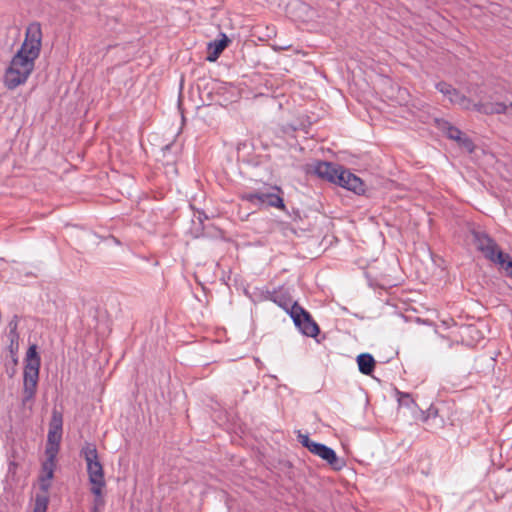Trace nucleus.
<instances>
[{"label": "nucleus", "instance_id": "17", "mask_svg": "<svg viewBox=\"0 0 512 512\" xmlns=\"http://www.w3.org/2000/svg\"><path fill=\"white\" fill-rule=\"evenodd\" d=\"M344 175L348 181L347 190L353 191L354 193H356L358 195L365 192V185H364L363 181L358 176H356L349 170H346V172H344Z\"/></svg>", "mask_w": 512, "mask_h": 512}, {"label": "nucleus", "instance_id": "1", "mask_svg": "<svg viewBox=\"0 0 512 512\" xmlns=\"http://www.w3.org/2000/svg\"><path fill=\"white\" fill-rule=\"evenodd\" d=\"M42 45V29L38 22L30 23L26 28L25 39L12 57L4 74V84L13 90L24 84L35 67Z\"/></svg>", "mask_w": 512, "mask_h": 512}, {"label": "nucleus", "instance_id": "20", "mask_svg": "<svg viewBox=\"0 0 512 512\" xmlns=\"http://www.w3.org/2000/svg\"><path fill=\"white\" fill-rule=\"evenodd\" d=\"M62 427H63L62 413H60L57 410H53L51 420L49 423V431H54V432L62 434Z\"/></svg>", "mask_w": 512, "mask_h": 512}, {"label": "nucleus", "instance_id": "10", "mask_svg": "<svg viewBox=\"0 0 512 512\" xmlns=\"http://www.w3.org/2000/svg\"><path fill=\"white\" fill-rule=\"evenodd\" d=\"M54 451H51V454H46V460L42 464V475L40 477V488L47 492L50 488V481L54 476V471L56 468V459L57 455L53 454Z\"/></svg>", "mask_w": 512, "mask_h": 512}, {"label": "nucleus", "instance_id": "25", "mask_svg": "<svg viewBox=\"0 0 512 512\" xmlns=\"http://www.w3.org/2000/svg\"><path fill=\"white\" fill-rule=\"evenodd\" d=\"M344 172H346V169H344L342 167L340 169V171L338 172L337 176H335V182H333V184H337V185L347 189L348 181H347V178L344 175Z\"/></svg>", "mask_w": 512, "mask_h": 512}, {"label": "nucleus", "instance_id": "28", "mask_svg": "<svg viewBox=\"0 0 512 512\" xmlns=\"http://www.w3.org/2000/svg\"><path fill=\"white\" fill-rule=\"evenodd\" d=\"M506 106L508 107L507 112H508L509 110L512 112V102H511L509 105H507V104H506Z\"/></svg>", "mask_w": 512, "mask_h": 512}, {"label": "nucleus", "instance_id": "12", "mask_svg": "<svg viewBox=\"0 0 512 512\" xmlns=\"http://www.w3.org/2000/svg\"><path fill=\"white\" fill-rule=\"evenodd\" d=\"M220 37V39L214 40L208 44L209 55L206 59L210 62L216 61L230 42L226 34L221 33Z\"/></svg>", "mask_w": 512, "mask_h": 512}, {"label": "nucleus", "instance_id": "22", "mask_svg": "<svg viewBox=\"0 0 512 512\" xmlns=\"http://www.w3.org/2000/svg\"><path fill=\"white\" fill-rule=\"evenodd\" d=\"M397 395L399 405L410 408L412 405L415 404L414 399L411 397L409 393L397 391Z\"/></svg>", "mask_w": 512, "mask_h": 512}, {"label": "nucleus", "instance_id": "19", "mask_svg": "<svg viewBox=\"0 0 512 512\" xmlns=\"http://www.w3.org/2000/svg\"><path fill=\"white\" fill-rule=\"evenodd\" d=\"M91 492L95 496L94 507H99L104 504L102 497V489L105 487V480L90 481Z\"/></svg>", "mask_w": 512, "mask_h": 512}, {"label": "nucleus", "instance_id": "11", "mask_svg": "<svg viewBox=\"0 0 512 512\" xmlns=\"http://www.w3.org/2000/svg\"><path fill=\"white\" fill-rule=\"evenodd\" d=\"M265 299L277 304L279 307L285 310L289 314V316L291 315V309L295 305H299L297 302H293L287 293L276 290L267 291Z\"/></svg>", "mask_w": 512, "mask_h": 512}, {"label": "nucleus", "instance_id": "15", "mask_svg": "<svg viewBox=\"0 0 512 512\" xmlns=\"http://www.w3.org/2000/svg\"><path fill=\"white\" fill-rule=\"evenodd\" d=\"M359 371L364 375H371L375 368V359L369 353H362L357 356Z\"/></svg>", "mask_w": 512, "mask_h": 512}, {"label": "nucleus", "instance_id": "16", "mask_svg": "<svg viewBox=\"0 0 512 512\" xmlns=\"http://www.w3.org/2000/svg\"><path fill=\"white\" fill-rule=\"evenodd\" d=\"M436 89L442 93L445 97L448 98V100L453 103V104H457L459 99L461 98V96L463 94L460 93L459 90H457L456 88H454L452 85L444 82V81H441V82H438L436 84Z\"/></svg>", "mask_w": 512, "mask_h": 512}, {"label": "nucleus", "instance_id": "18", "mask_svg": "<svg viewBox=\"0 0 512 512\" xmlns=\"http://www.w3.org/2000/svg\"><path fill=\"white\" fill-rule=\"evenodd\" d=\"M61 439H62L61 433H57L54 431H48L45 454H51V451H54L53 454L57 455L59 452Z\"/></svg>", "mask_w": 512, "mask_h": 512}, {"label": "nucleus", "instance_id": "8", "mask_svg": "<svg viewBox=\"0 0 512 512\" xmlns=\"http://www.w3.org/2000/svg\"><path fill=\"white\" fill-rule=\"evenodd\" d=\"M310 452L326 461L335 471L341 470L345 465L344 460L340 459L336 452L325 444L316 442Z\"/></svg>", "mask_w": 512, "mask_h": 512}, {"label": "nucleus", "instance_id": "29", "mask_svg": "<svg viewBox=\"0 0 512 512\" xmlns=\"http://www.w3.org/2000/svg\"><path fill=\"white\" fill-rule=\"evenodd\" d=\"M91 512H98L97 507H93V508H92V510H91Z\"/></svg>", "mask_w": 512, "mask_h": 512}, {"label": "nucleus", "instance_id": "13", "mask_svg": "<svg viewBox=\"0 0 512 512\" xmlns=\"http://www.w3.org/2000/svg\"><path fill=\"white\" fill-rule=\"evenodd\" d=\"M9 332L7 334L8 338V351L10 356H16L19 351V333L17 331L18 324L16 321H11L8 325Z\"/></svg>", "mask_w": 512, "mask_h": 512}, {"label": "nucleus", "instance_id": "23", "mask_svg": "<svg viewBox=\"0 0 512 512\" xmlns=\"http://www.w3.org/2000/svg\"><path fill=\"white\" fill-rule=\"evenodd\" d=\"M48 507V498L46 496H37L32 512H46Z\"/></svg>", "mask_w": 512, "mask_h": 512}, {"label": "nucleus", "instance_id": "27", "mask_svg": "<svg viewBox=\"0 0 512 512\" xmlns=\"http://www.w3.org/2000/svg\"><path fill=\"white\" fill-rule=\"evenodd\" d=\"M12 362L16 365L18 363V354L16 356H11Z\"/></svg>", "mask_w": 512, "mask_h": 512}, {"label": "nucleus", "instance_id": "24", "mask_svg": "<svg viewBox=\"0 0 512 512\" xmlns=\"http://www.w3.org/2000/svg\"><path fill=\"white\" fill-rule=\"evenodd\" d=\"M297 438H298L299 443H301L302 446L307 448L309 451H311L312 446L315 445V443H316L315 441L311 440L309 438V435H307V434L299 433Z\"/></svg>", "mask_w": 512, "mask_h": 512}, {"label": "nucleus", "instance_id": "3", "mask_svg": "<svg viewBox=\"0 0 512 512\" xmlns=\"http://www.w3.org/2000/svg\"><path fill=\"white\" fill-rule=\"evenodd\" d=\"M41 366V358L37 352V346L32 344L29 346L23 373V405L33 400L37 390L39 380V370Z\"/></svg>", "mask_w": 512, "mask_h": 512}, {"label": "nucleus", "instance_id": "2", "mask_svg": "<svg viewBox=\"0 0 512 512\" xmlns=\"http://www.w3.org/2000/svg\"><path fill=\"white\" fill-rule=\"evenodd\" d=\"M473 242L478 251L489 261L500 266L505 270L507 276L512 278V258L509 254L501 251L495 242L487 233L482 231H472Z\"/></svg>", "mask_w": 512, "mask_h": 512}, {"label": "nucleus", "instance_id": "14", "mask_svg": "<svg viewBox=\"0 0 512 512\" xmlns=\"http://www.w3.org/2000/svg\"><path fill=\"white\" fill-rule=\"evenodd\" d=\"M436 126L439 130H441L449 139L451 140H459L462 135V131L453 126L449 121L445 119H435Z\"/></svg>", "mask_w": 512, "mask_h": 512}, {"label": "nucleus", "instance_id": "7", "mask_svg": "<svg viewBox=\"0 0 512 512\" xmlns=\"http://www.w3.org/2000/svg\"><path fill=\"white\" fill-rule=\"evenodd\" d=\"M80 454L87 464L89 482L105 480L103 466L99 460L96 445L93 443H85Z\"/></svg>", "mask_w": 512, "mask_h": 512}, {"label": "nucleus", "instance_id": "26", "mask_svg": "<svg viewBox=\"0 0 512 512\" xmlns=\"http://www.w3.org/2000/svg\"><path fill=\"white\" fill-rule=\"evenodd\" d=\"M428 416H433V417H436L437 416V409L433 408V407H430L428 409Z\"/></svg>", "mask_w": 512, "mask_h": 512}, {"label": "nucleus", "instance_id": "5", "mask_svg": "<svg viewBox=\"0 0 512 512\" xmlns=\"http://www.w3.org/2000/svg\"><path fill=\"white\" fill-rule=\"evenodd\" d=\"M295 326L307 337H316L319 332L318 324L313 320L311 314L300 305H295L291 309V315Z\"/></svg>", "mask_w": 512, "mask_h": 512}, {"label": "nucleus", "instance_id": "21", "mask_svg": "<svg viewBox=\"0 0 512 512\" xmlns=\"http://www.w3.org/2000/svg\"><path fill=\"white\" fill-rule=\"evenodd\" d=\"M458 145L465 149L468 153H472L474 151L475 145L471 138H469L467 135L462 133L461 138L459 140H456Z\"/></svg>", "mask_w": 512, "mask_h": 512}, {"label": "nucleus", "instance_id": "6", "mask_svg": "<svg viewBox=\"0 0 512 512\" xmlns=\"http://www.w3.org/2000/svg\"><path fill=\"white\" fill-rule=\"evenodd\" d=\"M457 105L465 110H475L479 113L492 115V114H506L508 107L503 102H490L480 99L478 102H473L470 98L462 95Z\"/></svg>", "mask_w": 512, "mask_h": 512}, {"label": "nucleus", "instance_id": "4", "mask_svg": "<svg viewBox=\"0 0 512 512\" xmlns=\"http://www.w3.org/2000/svg\"><path fill=\"white\" fill-rule=\"evenodd\" d=\"M281 194V188L278 186H273L265 190L245 192L241 194L240 198L241 200L247 201L258 207H273L285 210L286 206Z\"/></svg>", "mask_w": 512, "mask_h": 512}, {"label": "nucleus", "instance_id": "9", "mask_svg": "<svg viewBox=\"0 0 512 512\" xmlns=\"http://www.w3.org/2000/svg\"><path fill=\"white\" fill-rule=\"evenodd\" d=\"M341 168L342 166L340 165L326 161H317L312 165V171L314 174L331 183L335 182V176H337Z\"/></svg>", "mask_w": 512, "mask_h": 512}]
</instances>
